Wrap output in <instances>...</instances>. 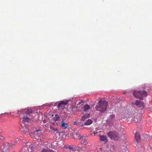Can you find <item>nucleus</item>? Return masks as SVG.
Masks as SVG:
<instances>
[{"label": "nucleus", "mask_w": 152, "mask_h": 152, "mask_svg": "<svg viewBox=\"0 0 152 152\" xmlns=\"http://www.w3.org/2000/svg\"><path fill=\"white\" fill-rule=\"evenodd\" d=\"M140 105L142 106L143 107H144L145 106V104L143 103V102H141Z\"/></svg>", "instance_id": "a878e982"}, {"label": "nucleus", "mask_w": 152, "mask_h": 152, "mask_svg": "<svg viewBox=\"0 0 152 152\" xmlns=\"http://www.w3.org/2000/svg\"><path fill=\"white\" fill-rule=\"evenodd\" d=\"M100 140L101 141H104L105 142H107L108 141V140L106 136L104 135H100Z\"/></svg>", "instance_id": "f8f14e48"}, {"label": "nucleus", "mask_w": 152, "mask_h": 152, "mask_svg": "<svg viewBox=\"0 0 152 152\" xmlns=\"http://www.w3.org/2000/svg\"><path fill=\"white\" fill-rule=\"evenodd\" d=\"M99 105L96 106L95 108L97 111L101 113H104L107 110L108 105L107 102L106 101H103L100 99L99 102Z\"/></svg>", "instance_id": "f257e3e1"}, {"label": "nucleus", "mask_w": 152, "mask_h": 152, "mask_svg": "<svg viewBox=\"0 0 152 152\" xmlns=\"http://www.w3.org/2000/svg\"><path fill=\"white\" fill-rule=\"evenodd\" d=\"M92 121L90 119H88L86 122H85L84 124H82L81 126H83L84 125H89L91 124L92 123Z\"/></svg>", "instance_id": "4468645a"}, {"label": "nucleus", "mask_w": 152, "mask_h": 152, "mask_svg": "<svg viewBox=\"0 0 152 152\" xmlns=\"http://www.w3.org/2000/svg\"><path fill=\"white\" fill-rule=\"evenodd\" d=\"M41 152H54L52 150L48 148H44L42 150Z\"/></svg>", "instance_id": "6ab92c4d"}, {"label": "nucleus", "mask_w": 152, "mask_h": 152, "mask_svg": "<svg viewBox=\"0 0 152 152\" xmlns=\"http://www.w3.org/2000/svg\"><path fill=\"white\" fill-rule=\"evenodd\" d=\"M81 103V102H77V106L76 107H78V105L80 104Z\"/></svg>", "instance_id": "bb28decb"}, {"label": "nucleus", "mask_w": 152, "mask_h": 152, "mask_svg": "<svg viewBox=\"0 0 152 152\" xmlns=\"http://www.w3.org/2000/svg\"><path fill=\"white\" fill-rule=\"evenodd\" d=\"M108 136L111 139L115 141L120 140L119 134L115 131H111L107 133Z\"/></svg>", "instance_id": "f03ea898"}, {"label": "nucleus", "mask_w": 152, "mask_h": 152, "mask_svg": "<svg viewBox=\"0 0 152 152\" xmlns=\"http://www.w3.org/2000/svg\"><path fill=\"white\" fill-rule=\"evenodd\" d=\"M81 139H80L81 141H80V144H82L84 145H86L87 144V143L86 142V139L85 137L82 136L81 137Z\"/></svg>", "instance_id": "9b49d317"}, {"label": "nucleus", "mask_w": 152, "mask_h": 152, "mask_svg": "<svg viewBox=\"0 0 152 152\" xmlns=\"http://www.w3.org/2000/svg\"><path fill=\"white\" fill-rule=\"evenodd\" d=\"M73 135L75 139H81V137L80 136V134L78 133V132L75 133L74 132L73 133Z\"/></svg>", "instance_id": "1a4fd4ad"}, {"label": "nucleus", "mask_w": 152, "mask_h": 152, "mask_svg": "<svg viewBox=\"0 0 152 152\" xmlns=\"http://www.w3.org/2000/svg\"><path fill=\"white\" fill-rule=\"evenodd\" d=\"M50 129L51 130H53L54 132H56V133L58 134H59V132L58 131L57 128H56L54 127L53 126H50Z\"/></svg>", "instance_id": "a211bd4d"}, {"label": "nucleus", "mask_w": 152, "mask_h": 152, "mask_svg": "<svg viewBox=\"0 0 152 152\" xmlns=\"http://www.w3.org/2000/svg\"><path fill=\"white\" fill-rule=\"evenodd\" d=\"M10 145L9 144L7 143H5L4 145V147L2 149V151L3 152H6L7 151H8L9 148H10Z\"/></svg>", "instance_id": "6e6552de"}, {"label": "nucleus", "mask_w": 152, "mask_h": 152, "mask_svg": "<svg viewBox=\"0 0 152 152\" xmlns=\"http://www.w3.org/2000/svg\"><path fill=\"white\" fill-rule=\"evenodd\" d=\"M99 152H105V151L102 148H99L98 151Z\"/></svg>", "instance_id": "5701e85b"}, {"label": "nucleus", "mask_w": 152, "mask_h": 152, "mask_svg": "<svg viewBox=\"0 0 152 152\" xmlns=\"http://www.w3.org/2000/svg\"><path fill=\"white\" fill-rule=\"evenodd\" d=\"M90 108V106L88 104L85 105L83 107V111L84 112H86L88 111V110Z\"/></svg>", "instance_id": "dca6fc26"}, {"label": "nucleus", "mask_w": 152, "mask_h": 152, "mask_svg": "<svg viewBox=\"0 0 152 152\" xmlns=\"http://www.w3.org/2000/svg\"><path fill=\"white\" fill-rule=\"evenodd\" d=\"M61 126L62 128H63L64 129H66L67 127L68 126V124L64 122L63 120L61 121Z\"/></svg>", "instance_id": "2eb2a0df"}, {"label": "nucleus", "mask_w": 152, "mask_h": 152, "mask_svg": "<svg viewBox=\"0 0 152 152\" xmlns=\"http://www.w3.org/2000/svg\"><path fill=\"white\" fill-rule=\"evenodd\" d=\"M115 118V115L114 114H113L108 117L107 121L108 122H111L113 121Z\"/></svg>", "instance_id": "9d476101"}, {"label": "nucleus", "mask_w": 152, "mask_h": 152, "mask_svg": "<svg viewBox=\"0 0 152 152\" xmlns=\"http://www.w3.org/2000/svg\"><path fill=\"white\" fill-rule=\"evenodd\" d=\"M68 148L69 150H72L73 151L75 150V149L73 146H71L70 145H69L68 147Z\"/></svg>", "instance_id": "4be33fe9"}, {"label": "nucleus", "mask_w": 152, "mask_h": 152, "mask_svg": "<svg viewBox=\"0 0 152 152\" xmlns=\"http://www.w3.org/2000/svg\"><path fill=\"white\" fill-rule=\"evenodd\" d=\"M68 102V101L67 100L61 101L58 104L57 106V108L61 109H63L64 106L67 104Z\"/></svg>", "instance_id": "39448f33"}, {"label": "nucleus", "mask_w": 152, "mask_h": 152, "mask_svg": "<svg viewBox=\"0 0 152 152\" xmlns=\"http://www.w3.org/2000/svg\"><path fill=\"white\" fill-rule=\"evenodd\" d=\"M133 94L136 98H138L140 100H143V97L147 96V93L145 91H136L133 92Z\"/></svg>", "instance_id": "7ed1b4c3"}, {"label": "nucleus", "mask_w": 152, "mask_h": 152, "mask_svg": "<svg viewBox=\"0 0 152 152\" xmlns=\"http://www.w3.org/2000/svg\"><path fill=\"white\" fill-rule=\"evenodd\" d=\"M141 102L137 100L135 103V104L138 106L139 105H140Z\"/></svg>", "instance_id": "b1692460"}, {"label": "nucleus", "mask_w": 152, "mask_h": 152, "mask_svg": "<svg viewBox=\"0 0 152 152\" xmlns=\"http://www.w3.org/2000/svg\"><path fill=\"white\" fill-rule=\"evenodd\" d=\"M134 136L136 142H137L139 141L140 139V136L138 132H136Z\"/></svg>", "instance_id": "ddd939ff"}, {"label": "nucleus", "mask_w": 152, "mask_h": 152, "mask_svg": "<svg viewBox=\"0 0 152 152\" xmlns=\"http://www.w3.org/2000/svg\"><path fill=\"white\" fill-rule=\"evenodd\" d=\"M90 115V114L89 113L87 115H85L83 116L81 118L82 121H84L86 119L88 118Z\"/></svg>", "instance_id": "aec40b11"}, {"label": "nucleus", "mask_w": 152, "mask_h": 152, "mask_svg": "<svg viewBox=\"0 0 152 152\" xmlns=\"http://www.w3.org/2000/svg\"><path fill=\"white\" fill-rule=\"evenodd\" d=\"M80 144H79L77 146L78 148L77 150H83V147L82 145L80 146Z\"/></svg>", "instance_id": "412c9836"}, {"label": "nucleus", "mask_w": 152, "mask_h": 152, "mask_svg": "<svg viewBox=\"0 0 152 152\" xmlns=\"http://www.w3.org/2000/svg\"><path fill=\"white\" fill-rule=\"evenodd\" d=\"M23 113L27 114L32 113L33 111L31 108H27L23 110Z\"/></svg>", "instance_id": "0eeeda50"}, {"label": "nucleus", "mask_w": 152, "mask_h": 152, "mask_svg": "<svg viewBox=\"0 0 152 152\" xmlns=\"http://www.w3.org/2000/svg\"><path fill=\"white\" fill-rule=\"evenodd\" d=\"M52 116L53 117V119L54 121H58L59 119V116L58 114H55L54 116V115L52 114Z\"/></svg>", "instance_id": "f3484780"}, {"label": "nucleus", "mask_w": 152, "mask_h": 152, "mask_svg": "<svg viewBox=\"0 0 152 152\" xmlns=\"http://www.w3.org/2000/svg\"><path fill=\"white\" fill-rule=\"evenodd\" d=\"M22 127L20 129V131L23 134L26 136L29 135L30 133L28 128L26 126H23L22 124Z\"/></svg>", "instance_id": "20e7f679"}, {"label": "nucleus", "mask_w": 152, "mask_h": 152, "mask_svg": "<svg viewBox=\"0 0 152 152\" xmlns=\"http://www.w3.org/2000/svg\"><path fill=\"white\" fill-rule=\"evenodd\" d=\"M121 138L120 137V140H125L126 139L125 136V135H122L121 137Z\"/></svg>", "instance_id": "393cba45"}, {"label": "nucleus", "mask_w": 152, "mask_h": 152, "mask_svg": "<svg viewBox=\"0 0 152 152\" xmlns=\"http://www.w3.org/2000/svg\"><path fill=\"white\" fill-rule=\"evenodd\" d=\"M20 118L23 119L22 122V124H23V125H24L26 123H28L30 121V119L26 115H24L23 116L21 117Z\"/></svg>", "instance_id": "423d86ee"}]
</instances>
